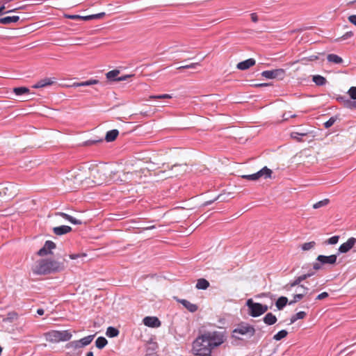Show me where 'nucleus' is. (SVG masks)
<instances>
[{
	"instance_id": "f257e3e1",
	"label": "nucleus",
	"mask_w": 356,
	"mask_h": 356,
	"mask_svg": "<svg viewBox=\"0 0 356 356\" xmlns=\"http://www.w3.org/2000/svg\"><path fill=\"white\" fill-rule=\"evenodd\" d=\"M224 342L221 332H207L199 336L193 343V351L197 356H211V350Z\"/></svg>"
},
{
	"instance_id": "f03ea898",
	"label": "nucleus",
	"mask_w": 356,
	"mask_h": 356,
	"mask_svg": "<svg viewBox=\"0 0 356 356\" xmlns=\"http://www.w3.org/2000/svg\"><path fill=\"white\" fill-rule=\"evenodd\" d=\"M63 269L62 264L48 259H40L32 268L34 274L47 275L54 272H58Z\"/></svg>"
},
{
	"instance_id": "7ed1b4c3",
	"label": "nucleus",
	"mask_w": 356,
	"mask_h": 356,
	"mask_svg": "<svg viewBox=\"0 0 356 356\" xmlns=\"http://www.w3.org/2000/svg\"><path fill=\"white\" fill-rule=\"evenodd\" d=\"M86 177V172L79 168H73L65 173L64 182L72 189H75Z\"/></svg>"
},
{
	"instance_id": "20e7f679",
	"label": "nucleus",
	"mask_w": 356,
	"mask_h": 356,
	"mask_svg": "<svg viewBox=\"0 0 356 356\" xmlns=\"http://www.w3.org/2000/svg\"><path fill=\"white\" fill-rule=\"evenodd\" d=\"M45 339L51 343H59L71 339L72 334L70 330H51L44 334Z\"/></svg>"
},
{
	"instance_id": "39448f33",
	"label": "nucleus",
	"mask_w": 356,
	"mask_h": 356,
	"mask_svg": "<svg viewBox=\"0 0 356 356\" xmlns=\"http://www.w3.org/2000/svg\"><path fill=\"white\" fill-rule=\"evenodd\" d=\"M246 305L249 309L248 314L252 317L259 316L267 312L268 309L267 305L258 302H254L252 299H248L247 300Z\"/></svg>"
},
{
	"instance_id": "423d86ee",
	"label": "nucleus",
	"mask_w": 356,
	"mask_h": 356,
	"mask_svg": "<svg viewBox=\"0 0 356 356\" xmlns=\"http://www.w3.org/2000/svg\"><path fill=\"white\" fill-rule=\"evenodd\" d=\"M337 261V255L332 254L330 256L318 255L316 261L313 264L314 270H320L322 266L325 264L334 265Z\"/></svg>"
},
{
	"instance_id": "0eeeda50",
	"label": "nucleus",
	"mask_w": 356,
	"mask_h": 356,
	"mask_svg": "<svg viewBox=\"0 0 356 356\" xmlns=\"http://www.w3.org/2000/svg\"><path fill=\"white\" fill-rule=\"evenodd\" d=\"M105 15V13H99L92 15H65L64 17L67 19L89 21L102 19Z\"/></svg>"
},
{
	"instance_id": "6e6552de",
	"label": "nucleus",
	"mask_w": 356,
	"mask_h": 356,
	"mask_svg": "<svg viewBox=\"0 0 356 356\" xmlns=\"http://www.w3.org/2000/svg\"><path fill=\"white\" fill-rule=\"evenodd\" d=\"M255 333V329L253 326L250 325L247 323H241L238 327L234 330L233 336L236 338L239 339L237 334L246 335L249 337H252Z\"/></svg>"
},
{
	"instance_id": "1a4fd4ad",
	"label": "nucleus",
	"mask_w": 356,
	"mask_h": 356,
	"mask_svg": "<svg viewBox=\"0 0 356 356\" xmlns=\"http://www.w3.org/2000/svg\"><path fill=\"white\" fill-rule=\"evenodd\" d=\"M316 270H314V267H313L312 269H310L307 273L303 274L302 275H300V276L296 277V279L292 282L287 284L284 286V289H286L287 291L291 290V289L293 287L296 286L297 285H299L302 281L313 276L315 274V272Z\"/></svg>"
},
{
	"instance_id": "9d476101",
	"label": "nucleus",
	"mask_w": 356,
	"mask_h": 356,
	"mask_svg": "<svg viewBox=\"0 0 356 356\" xmlns=\"http://www.w3.org/2000/svg\"><path fill=\"white\" fill-rule=\"evenodd\" d=\"M272 174V170L267 167L263 168L261 170L258 171L256 173L248 175H242L241 177L245 179L255 181L259 179L261 177L268 178L270 177Z\"/></svg>"
},
{
	"instance_id": "9b49d317",
	"label": "nucleus",
	"mask_w": 356,
	"mask_h": 356,
	"mask_svg": "<svg viewBox=\"0 0 356 356\" xmlns=\"http://www.w3.org/2000/svg\"><path fill=\"white\" fill-rule=\"evenodd\" d=\"M261 76L268 79H282L285 76V70L281 68L273 70H266L261 72Z\"/></svg>"
},
{
	"instance_id": "f8f14e48",
	"label": "nucleus",
	"mask_w": 356,
	"mask_h": 356,
	"mask_svg": "<svg viewBox=\"0 0 356 356\" xmlns=\"http://www.w3.org/2000/svg\"><path fill=\"white\" fill-rule=\"evenodd\" d=\"M187 170L186 164H175L172 165L168 177H177L184 175Z\"/></svg>"
},
{
	"instance_id": "ddd939ff",
	"label": "nucleus",
	"mask_w": 356,
	"mask_h": 356,
	"mask_svg": "<svg viewBox=\"0 0 356 356\" xmlns=\"http://www.w3.org/2000/svg\"><path fill=\"white\" fill-rule=\"evenodd\" d=\"M138 176V172L136 171L133 172H124L122 174V177L120 176L118 179H114V181L120 183H136L137 182L136 177Z\"/></svg>"
},
{
	"instance_id": "4468645a",
	"label": "nucleus",
	"mask_w": 356,
	"mask_h": 356,
	"mask_svg": "<svg viewBox=\"0 0 356 356\" xmlns=\"http://www.w3.org/2000/svg\"><path fill=\"white\" fill-rule=\"evenodd\" d=\"M17 191L16 185L9 183L0 190V195L3 194V195L7 196L8 198H12L16 195Z\"/></svg>"
},
{
	"instance_id": "2eb2a0df",
	"label": "nucleus",
	"mask_w": 356,
	"mask_h": 356,
	"mask_svg": "<svg viewBox=\"0 0 356 356\" xmlns=\"http://www.w3.org/2000/svg\"><path fill=\"white\" fill-rule=\"evenodd\" d=\"M56 248V244L51 241H47L44 246L38 252L39 256H45L51 254V250Z\"/></svg>"
},
{
	"instance_id": "dca6fc26",
	"label": "nucleus",
	"mask_w": 356,
	"mask_h": 356,
	"mask_svg": "<svg viewBox=\"0 0 356 356\" xmlns=\"http://www.w3.org/2000/svg\"><path fill=\"white\" fill-rule=\"evenodd\" d=\"M356 238L351 237L348 239L346 243L341 244L339 248V251L341 253L348 252L355 244Z\"/></svg>"
},
{
	"instance_id": "f3484780",
	"label": "nucleus",
	"mask_w": 356,
	"mask_h": 356,
	"mask_svg": "<svg viewBox=\"0 0 356 356\" xmlns=\"http://www.w3.org/2000/svg\"><path fill=\"white\" fill-rule=\"evenodd\" d=\"M143 323L150 327H159L161 325V321L155 316H147L144 318Z\"/></svg>"
},
{
	"instance_id": "a211bd4d",
	"label": "nucleus",
	"mask_w": 356,
	"mask_h": 356,
	"mask_svg": "<svg viewBox=\"0 0 356 356\" xmlns=\"http://www.w3.org/2000/svg\"><path fill=\"white\" fill-rule=\"evenodd\" d=\"M300 289L302 290V293H297L293 296V299L289 302V305H293L300 300H302L304 296L308 293L309 288L305 286V285H300Z\"/></svg>"
},
{
	"instance_id": "6ab92c4d",
	"label": "nucleus",
	"mask_w": 356,
	"mask_h": 356,
	"mask_svg": "<svg viewBox=\"0 0 356 356\" xmlns=\"http://www.w3.org/2000/svg\"><path fill=\"white\" fill-rule=\"evenodd\" d=\"M255 63L256 61L254 58H249L238 63L236 65V67L240 70H245L254 66Z\"/></svg>"
},
{
	"instance_id": "aec40b11",
	"label": "nucleus",
	"mask_w": 356,
	"mask_h": 356,
	"mask_svg": "<svg viewBox=\"0 0 356 356\" xmlns=\"http://www.w3.org/2000/svg\"><path fill=\"white\" fill-rule=\"evenodd\" d=\"M72 231V227L67 225H61L53 228V232L56 235L61 236L67 234Z\"/></svg>"
},
{
	"instance_id": "412c9836",
	"label": "nucleus",
	"mask_w": 356,
	"mask_h": 356,
	"mask_svg": "<svg viewBox=\"0 0 356 356\" xmlns=\"http://www.w3.org/2000/svg\"><path fill=\"white\" fill-rule=\"evenodd\" d=\"M54 82H55L54 80H53L51 78H45V79H41L38 82H37L33 86V88H40L46 87V86H51Z\"/></svg>"
},
{
	"instance_id": "4be33fe9",
	"label": "nucleus",
	"mask_w": 356,
	"mask_h": 356,
	"mask_svg": "<svg viewBox=\"0 0 356 356\" xmlns=\"http://www.w3.org/2000/svg\"><path fill=\"white\" fill-rule=\"evenodd\" d=\"M26 19L19 15H10L0 18V22H24Z\"/></svg>"
},
{
	"instance_id": "5701e85b",
	"label": "nucleus",
	"mask_w": 356,
	"mask_h": 356,
	"mask_svg": "<svg viewBox=\"0 0 356 356\" xmlns=\"http://www.w3.org/2000/svg\"><path fill=\"white\" fill-rule=\"evenodd\" d=\"M56 216H61L74 225H81L82 223V222L80 220H77L75 218L63 212H57L56 213Z\"/></svg>"
},
{
	"instance_id": "b1692460",
	"label": "nucleus",
	"mask_w": 356,
	"mask_h": 356,
	"mask_svg": "<svg viewBox=\"0 0 356 356\" xmlns=\"http://www.w3.org/2000/svg\"><path fill=\"white\" fill-rule=\"evenodd\" d=\"M179 302L191 312H195L197 310V306L196 305L193 304L186 300L182 299L180 300Z\"/></svg>"
},
{
	"instance_id": "393cba45",
	"label": "nucleus",
	"mask_w": 356,
	"mask_h": 356,
	"mask_svg": "<svg viewBox=\"0 0 356 356\" xmlns=\"http://www.w3.org/2000/svg\"><path fill=\"white\" fill-rule=\"evenodd\" d=\"M119 134V131L117 129H112L108 131L105 136V140L107 142H113L114 141Z\"/></svg>"
},
{
	"instance_id": "a878e982",
	"label": "nucleus",
	"mask_w": 356,
	"mask_h": 356,
	"mask_svg": "<svg viewBox=\"0 0 356 356\" xmlns=\"http://www.w3.org/2000/svg\"><path fill=\"white\" fill-rule=\"evenodd\" d=\"M264 322L268 325L275 324L277 322V317L272 313H268L264 317Z\"/></svg>"
},
{
	"instance_id": "bb28decb",
	"label": "nucleus",
	"mask_w": 356,
	"mask_h": 356,
	"mask_svg": "<svg viewBox=\"0 0 356 356\" xmlns=\"http://www.w3.org/2000/svg\"><path fill=\"white\" fill-rule=\"evenodd\" d=\"M99 80L97 79H90L86 81L79 82V83H74L73 87H81V86H89L92 85H95L99 83Z\"/></svg>"
},
{
	"instance_id": "cd10ccee",
	"label": "nucleus",
	"mask_w": 356,
	"mask_h": 356,
	"mask_svg": "<svg viewBox=\"0 0 356 356\" xmlns=\"http://www.w3.org/2000/svg\"><path fill=\"white\" fill-rule=\"evenodd\" d=\"M309 134V132L305 133H299V131H293L291 133V138L296 140L297 142H302L303 140L302 137L306 136Z\"/></svg>"
},
{
	"instance_id": "c85d7f7f",
	"label": "nucleus",
	"mask_w": 356,
	"mask_h": 356,
	"mask_svg": "<svg viewBox=\"0 0 356 356\" xmlns=\"http://www.w3.org/2000/svg\"><path fill=\"white\" fill-rule=\"evenodd\" d=\"M288 298L284 296H281L277 300L275 305L279 310H281L286 306Z\"/></svg>"
},
{
	"instance_id": "c756f323",
	"label": "nucleus",
	"mask_w": 356,
	"mask_h": 356,
	"mask_svg": "<svg viewBox=\"0 0 356 356\" xmlns=\"http://www.w3.org/2000/svg\"><path fill=\"white\" fill-rule=\"evenodd\" d=\"M327 59L329 62L335 64H340L343 62V59L337 54H330L327 56Z\"/></svg>"
},
{
	"instance_id": "7c9ffc66",
	"label": "nucleus",
	"mask_w": 356,
	"mask_h": 356,
	"mask_svg": "<svg viewBox=\"0 0 356 356\" xmlns=\"http://www.w3.org/2000/svg\"><path fill=\"white\" fill-rule=\"evenodd\" d=\"M209 286V282L207 280H205L204 278L197 280V282L196 284L197 289L205 290Z\"/></svg>"
},
{
	"instance_id": "2f4dec72",
	"label": "nucleus",
	"mask_w": 356,
	"mask_h": 356,
	"mask_svg": "<svg viewBox=\"0 0 356 356\" xmlns=\"http://www.w3.org/2000/svg\"><path fill=\"white\" fill-rule=\"evenodd\" d=\"M312 80L317 86H324L327 82L326 79L321 75L313 76Z\"/></svg>"
},
{
	"instance_id": "473e14b6",
	"label": "nucleus",
	"mask_w": 356,
	"mask_h": 356,
	"mask_svg": "<svg viewBox=\"0 0 356 356\" xmlns=\"http://www.w3.org/2000/svg\"><path fill=\"white\" fill-rule=\"evenodd\" d=\"M307 314L305 312H299L297 314L293 315L290 319V324L295 323L298 319H303L306 316Z\"/></svg>"
},
{
	"instance_id": "72a5a7b5",
	"label": "nucleus",
	"mask_w": 356,
	"mask_h": 356,
	"mask_svg": "<svg viewBox=\"0 0 356 356\" xmlns=\"http://www.w3.org/2000/svg\"><path fill=\"white\" fill-rule=\"evenodd\" d=\"M107 343H108V341L106 339V338H104L103 337H99L97 339V340L95 341V345H96L97 348H98L99 349H102L103 348H104L106 346Z\"/></svg>"
},
{
	"instance_id": "f704fd0d",
	"label": "nucleus",
	"mask_w": 356,
	"mask_h": 356,
	"mask_svg": "<svg viewBox=\"0 0 356 356\" xmlns=\"http://www.w3.org/2000/svg\"><path fill=\"white\" fill-rule=\"evenodd\" d=\"M106 334L108 337H115L119 334V330L113 327H108L106 330Z\"/></svg>"
},
{
	"instance_id": "c9c22d12",
	"label": "nucleus",
	"mask_w": 356,
	"mask_h": 356,
	"mask_svg": "<svg viewBox=\"0 0 356 356\" xmlns=\"http://www.w3.org/2000/svg\"><path fill=\"white\" fill-rule=\"evenodd\" d=\"M120 74V71L118 70H113L106 73V78L109 80L117 81L118 75Z\"/></svg>"
},
{
	"instance_id": "e433bc0d",
	"label": "nucleus",
	"mask_w": 356,
	"mask_h": 356,
	"mask_svg": "<svg viewBox=\"0 0 356 356\" xmlns=\"http://www.w3.org/2000/svg\"><path fill=\"white\" fill-rule=\"evenodd\" d=\"M95 335H88L85 337L79 340V342L81 344V347L86 346L89 345L94 339Z\"/></svg>"
},
{
	"instance_id": "4c0bfd02",
	"label": "nucleus",
	"mask_w": 356,
	"mask_h": 356,
	"mask_svg": "<svg viewBox=\"0 0 356 356\" xmlns=\"http://www.w3.org/2000/svg\"><path fill=\"white\" fill-rule=\"evenodd\" d=\"M13 92L17 95H22L23 94L29 92V89L26 87L14 88Z\"/></svg>"
},
{
	"instance_id": "58836bf2",
	"label": "nucleus",
	"mask_w": 356,
	"mask_h": 356,
	"mask_svg": "<svg viewBox=\"0 0 356 356\" xmlns=\"http://www.w3.org/2000/svg\"><path fill=\"white\" fill-rule=\"evenodd\" d=\"M287 334V331L285 330H282L273 336V339H275V341H280L283 338L286 337Z\"/></svg>"
},
{
	"instance_id": "ea45409f",
	"label": "nucleus",
	"mask_w": 356,
	"mask_h": 356,
	"mask_svg": "<svg viewBox=\"0 0 356 356\" xmlns=\"http://www.w3.org/2000/svg\"><path fill=\"white\" fill-rule=\"evenodd\" d=\"M66 348H67L77 349V348H82V347H81V343L79 342V340H76V341H71V342L68 343L66 345Z\"/></svg>"
},
{
	"instance_id": "a19ab883",
	"label": "nucleus",
	"mask_w": 356,
	"mask_h": 356,
	"mask_svg": "<svg viewBox=\"0 0 356 356\" xmlns=\"http://www.w3.org/2000/svg\"><path fill=\"white\" fill-rule=\"evenodd\" d=\"M329 202H330V200L328 199H324L323 200H321V201L315 203L313 205V208L315 209H319L321 207L327 205Z\"/></svg>"
},
{
	"instance_id": "79ce46f5",
	"label": "nucleus",
	"mask_w": 356,
	"mask_h": 356,
	"mask_svg": "<svg viewBox=\"0 0 356 356\" xmlns=\"http://www.w3.org/2000/svg\"><path fill=\"white\" fill-rule=\"evenodd\" d=\"M316 245V243L314 241H311L308 243H305L302 245L301 248L304 251L309 250L314 248Z\"/></svg>"
},
{
	"instance_id": "37998d69",
	"label": "nucleus",
	"mask_w": 356,
	"mask_h": 356,
	"mask_svg": "<svg viewBox=\"0 0 356 356\" xmlns=\"http://www.w3.org/2000/svg\"><path fill=\"white\" fill-rule=\"evenodd\" d=\"M19 29L20 31L17 33L18 35H24L33 31L30 26H25L24 27L19 28Z\"/></svg>"
},
{
	"instance_id": "c03bdc74",
	"label": "nucleus",
	"mask_w": 356,
	"mask_h": 356,
	"mask_svg": "<svg viewBox=\"0 0 356 356\" xmlns=\"http://www.w3.org/2000/svg\"><path fill=\"white\" fill-rule=\"evenodd\" d=\"M337 120L336 117H331L327 121L324 123V127L326 129L331 127Z\"/></svg>"
},
{
	"instance_id": "a18cd8bd",
	"label": "nucleus",
	"mask_w": 356,
	"mask_h": 356,
	"mask_svg": "<svg viewBox=\"0 0 356 356\" xmlns=\"http://www.w3.org/2000/svg\"><path fill=\"white\" fill-rule=\"evenodd\" d=\"M198 65H200V64L198 63H191L190 65L180 66V67H177V70L195 69L197 67V66H198Z\"/></svg>"
},
{
	"instance_id": "49530a36",
	"label": "nucleus",
	"mask_w": 356,
	"mask_h": 356,
	"mask_svg": "<svg viewBox=\"0 0 356 356\" xmlns=\"http://www.w3.org/2000/svg\"><path fill=\"white\" fill-rule=\"evenodd\" d=\"M339 236H334L331 238H328L327 241H326L327 244L334 245L338 243Z\"/></svg>"
},
{
	"instance_id": "de8ad7c7",
	"label": "nucleus",
	"mask_w": 356,
	"mask_h": 356,
	"mask_svg": "<svg viewBox=\"0 0 356 356\" xmlns=\"http://www.w3.org/2000/svg\"><path fill=\"white\" fill-rule=\"evenodd\" d=\"M172 95L169 94H164L161 95H152L149 97L150 99H170Z\"/></svg>"
},
{
	"instance_id": "09e8293b",
	"label": "nucleus",
	"mask_w": 356,
	"mask_h": 356,
	"mask_svg": "<svg viewBox=\"0 0 356 356\" xmlns=\"http://www.w3.org/2000/svg\"><path fill=\"white\" fill-rule=\"evenodd\" d=\"M348 92L351 99H356V87H351Z\"/></svg>"
},
{
	"instance_id": "8fccbe9b",
	"label": "nucleus",
	"mask_w": 356,
	"mask_h": 356,
	"mask_svg": "<svg viewBox=\"0 0 356 356\" xmlns=\"http://www.w3.org/2000/svg\"><path fill=\"white\" fill-rule=\"evenodd\" d=\"M345 105L347 108H356V102H351L350 100H347L345 102Z\"/></svg>"
},
{
	"instance_id": "3c124183",
	"label": "nucleus",
	"mask_w": 356,
	"mask_h": 356,
	"mask_svg": "<svg viewBox=\"0 0 356 356\" xmlns=\"http://www.w3.org/2000/svg\"><path fill=\"white\" fill-rule=\"evenodd\" d=\"M328 296L329 295L327 292H323V293H320L319 295H318L317 297L316 298V299L318 300H321L323 299L327 298Z\"/></svg>"
},
{
	"instance_id": "603ef678",
	"label": "nucleus",
	"mask_w": 356,
	"mask_h": 356,
	"mask_svg": "<svg viewBox=\"0 0 356 356\" xmlns=\"http://www.w3.org/2000/svg\"><path fill=\"white\" fill-rule=\"evenodd\" d=\"M296 115H292L290 113V112L289 113H285L283 114V120H289L290 118H295Z\"/></svg>"
},
{
	"instance_id": "864d4df0",
	"label": "nucleus",
	"mask_w": 356,
	"mask_h": 356,
	"mask_svg": "<svg viewBox=\"0 0 356 356\" xmlns=\"http://www.w3.org/2000/svg\"><path fill=\"white\" fill-rule=\"evenodd\" d=\"M250 16H251V19H252L253 22H256L258 20H261L262 19L256 13H252V14L250 15Z\"/></svg>"
},
{
	"instance_id": "5fc2aeb1",
	"label": "nucleus",
	"mask_w": 356,
	"mask_h": 356,
	"mask_svg": "<svg viewBox=\"0 0 356 356\" xmlns=\"http://www.w3.org/2000/svg\"><path fill=\"white\" fill-rule=\"evenodd\" d=\"M86 254H72L70 255V258L71 259H76L79 257H86Z\"/></svg>"
},
{
	"instance_id": "6e6d98bb",
	"label": "nucleus",
	"mask_w": 356,
	"mask_h": 356,
	"mask_svg": "<svg viewBox=\"0 0 356 356\" xmlns=\"http://www.w3.org/2000/svg\"><path fill=\"white\" fill-rule=\"evenodd\" d=\"M353 35V33L352 31H348L347 33H346L342 37H341V39L342 40H346L348 39V38H350Z\"/></svg>"
},
{
	"instance_id": "4d7b16f0",
	"label": "nucleus",
	"mask_w": 356,
	"mask_h": 356,
	"mask_svg": "<svg viewBox=\"0 0 356 356\" xmlns=\"http://www.w3.org/2000/svg\"><path fill=\"white\" fill-rule=\"evenodd\" d=\"M220 195H218V197H216L215 199L212 200H209V201H207L204 202V206H207V205H209L211 204H212L213 202H215L216 200H218L220 198Z\"/></svg>"
},
{
	"instance_id": "13d9d810",
	"label": "nucleus",
	"mask_w": 356,
	"mask_h": 356,
	"mask_svg": "<svg viewBox=\"0 0 356 356\" xmlns=\"http://www.w3.org/2000/svg\"><path fill=\"white\" fill-rule=\"evenodd\" d=\"M132 75H125V76H120V77H118L117 79V81H125L127 80L128 78L131 77Z\"/></svg>"
},
{
	"instance_id": "bf43d9fd",
	"label": "nucleus",
	"mask_w": 356,
	"mask_h": 356,
	"mask_svg": "<svg viewBox=\"0 0 356 356\" xmlns=\"http://www.w3.org/2000/svg\"><path fill=\"white\" fill-rule=\"evenodd\" d=\"M348 20H349V22H351V23L356 22V15H350L348 17Z\"/></svg>"
},
{
	"instance_id": "052dcab7",
	"label": "nucleus",
	"mask_w": 356,
	"mask_h": 356,
	"mask_svg": "<svg viewBox=\"0 0 356 356\" xmlns=\"http://www.w3.org/2000/svg\"><path fill=\"white\" fill-rule=\"evenodd\" d=\"M44 309H38L37 310V314H39V315H43L44 314Z\"/></svg>"
},
{
	"instance_id": "680f3d73",
	"label": "nucleus",
	"mask_w": 356,
	"mask_h": 356,
	"mask_svg": "<svg viewBox=\"0 0 356 356\" xmlns=\"http://www.w3.org/2000/svg\"><path fill=\"white\" fill-rule=\"evenodd\" d=\"M95 172L97 173V174H103V175H105V173L104 172V170L103 169H97L95 170Z\"/></svg>"
},
{
	"instance_id": "e2e57ef3",
	"label": "nucleus",
	"mask_w": 356,
	"mask_h": 356,
	"mask_svg": "<svg viewBox=\"0 0 356 356\" xmlns=\"http://www.w3.org/2000/svg\"><path fill=\"white\" fill-rule=\"evenodd\" d=\"M102 141H103V140H102V139H101V140H90V141H88V143L89 144H95V143H98V142H102Z\"/></svg>"
},
{
	"instance_id": "0e129e2a",
	"label": "nucleus",
	"mask_w": 356,
	"mask_h": 356,
	"mask_svg": "<svg viewBox=\"0 0 356 356\" xmlns=\"http://www.w3.org/2000/svg\"><path fill=\"white\" fill-rule=\"evenodd\" d=\"M267 86H268V83H259L255 85L256 87H264Z\"/></svg>"
},
{
	"instance_id": "69168bd1",
	"label": "nucleus",
	"mask_w": 356,
	"mask_h": 356,
	"mask_svg": "<svg viewBox=\"0 0 356 356\" xmlns=\"http://www.w3.org/2000/svg\"><path fill=\"white\" fill-rule=\"evenodd\" d=\"M300 285H301L300 284L299 285H297L298 287V289L296 290V292H298V293L302 292V290L300 287Z\"/></svg>"
},
{
	"instance_id": "338daca9",
	"label": "nucleus",
	"mask_w": 356,
	"mask_h": 356,
	"mask_svg": "<svg viewBox=\"0 0 356 356\" xmlns=\"http://www.w3.org/2000/svg\"><path fill=\"white\" fill-rule=\"evenodd\" d=\"M86 356H94L93 353L92 351L88 352Z\"/></svg>"
},
{
	"instance_id": "774afa93",
	"label": "nucleus",
	"mask_w": 356,
	"mask_h": 356,
	"mask_svg": "<svg viewBox=\"0 0 356 356\" xmlns=\"http://www.w3.org/2000/svg\"><path fill=\"white\" fill-rule=\"evenodd\" d=\"M145 356H157L155 353L147 354Z\"/></svg>"
}]
</instances>
